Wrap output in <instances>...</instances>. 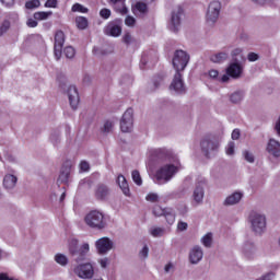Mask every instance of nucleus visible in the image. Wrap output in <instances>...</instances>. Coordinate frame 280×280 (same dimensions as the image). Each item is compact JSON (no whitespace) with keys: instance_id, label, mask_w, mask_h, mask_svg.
Returning <instances> with one entry per match:
<instances>
[{"instance_id":"nucleus-1","label":"nucleus","mask_w":280,"mask_h":280,"mask_svg":"<svg viewBox=\"0 0 280 280\" xmlns=\"http://www.w3.org/2000/svg\"><path fill=\"white\" fill-rule=\"evenodd\" d=\"M155 154L158 163H164L155 172V183L158 185H166V183H170L180 172V160L172 151L166 149H159L155 151Z\"/></svg>"},{"instance_id":"nucleus-2","label":"nucleus","mask_w":280,"mask_h":280,"mask_svg":"<svg viewBox=\"0 0 280 280\" xmlns=\"http://www.w3.org/2000/svg\"><path fill=\"white\" fill-rule=\"evenodd\" d=\"M68 250L71 257L74 259L75 264H78L73 268L74 275H77L79 279H93L95 276V269L93 268V265L91 262L80 264L86 259V256L91 250V245H89V243H83L80 246L78 240L72 238L69 242Z\"/></svg>"},{"instance_id":"nucleus-3","label":"nucleus","mask_w":280,"mask_h":280,"mask_svg":"<svg viewBox=\"0 0 280 280\" xmlns=\"http://www.w3.org/2000/svg\"><path fill=\"white\" fill-rule=\"evenodd\" d=\"M84 222L90 226V229H95L96 231H103L107 225L106 217L100 210L90 211L84 217Z\"/></svg>"},{"instance_id":"nucleus-4","label":"nucleus","mask_w":280,"mask_h":280,"mask_svg":"<svg viewBox=\"0 0 280 280\" xmlns=\"http://www.w3.org/2000/svg\"><path fill=\"white\" fill-rule=\"evenodd\" d=\"M242 73H244V66L240 61L234 59V61L228 66L225 74L221 77L220 81L229 82L231 78L233 80H240V78H242Z\"/></svg>"},{"instance_id":"nucleus-5","label":"nucleus","mask_w":280,"mask_h":280,"mask_svg":"<svg viewBox=\"0 0 280 280\" xmlns=\"http://www.w3.org/2000/svg\"><path fill=\"white\" fill-rule=\"evenodd\" d=\"M250 229L256 235H261L266 232V215L259 212H253L249 215Z\"/></svg>"},{"instance_id":"nucleus-6","label":"nucleus","mask_w":280,"mask_h":280,"mask_svg":"<svg viewBox=\"0 0 280 280\" xmlns=\"http://www.w3.org/2000/svg\"><path fill=\"white\" fill-rule=\"evenodd\" d=\"M220 12H222V3L218 0H213L209 3L206 21L209 25H214L218 23V19H220Z\"/></svg>"},{"instance_id":"nucleus-7","label":"nucleus","mask_w":280,"mask_h":280,"mask_svg":"<svg viewBox=\"0 0 280 280\" xmlns=\"http://www.w3.org/2000/svg\"><path fill=\"white\" fill-rule=\"evenodd\" d=\"M94 246L97 255H108L110 250H115V241L108 236H103L95 241Z\"/></svg>"},{"instance_id":"nucleus-8","label":"nucleus","mask_w":280,"mask_h":280,"mask_svg":"<svg viewBox=\"0 0 280 280\" xmlns=\"http://www.w3.org/2000/svg\"><path fill=\"white\" fill-rule=\"evenodd\" d=\"M189 62V55L184 50H177L173 57V67L176 73H180V71H185V67H187Z\"/></svg>"},{"instance_id":"nucleus-9","label":"nucleus","mask_w":280,"mask_h":280,"mask_svg":"<svg viewBox=\"0 0 280 280\" xmlns=\"http://www.w3.org/2000/svg\"><path fill=\"white\" fill-rule=\"evenodd\" d=\"M205 187H207V178L199 177L192 192V199L196 205H202L205 200Z\"/></svg>"},{"instance_id":"nucleus-10","label":"nucleus","mask_w":280,"mask_h":280,"mask_svg":"<svg viewBox=\"0 0 280 280\" xmlns=\"http://www.w3.org/2000/svg\"><path fill=\"white\" fill-rule=\"evenodd\" d=\"M135 128V110L128 108L120 119V130L121 132H130Z\"/></svg>"},{"instance_id":"nucleus-11","label":"nucleus","mask_w":280,"mask_h":280,"mask_svg":"<svg viewBox=\"0 0 280 280\" xmlns=\"http://www.w3.org/2000/svg\"><path fill=\"white\" fill-rule=\"evenodd\" d=\"M201 150L206 156H211L220 148V142L214 138L206 137L200 142Z\"/></svg>"},{"instance_id":"nucleus-12","label":"nucleus","mask_w":280,"mask_h":280,"mask_svg":"<svg viewBox=\"0 0 280 280\" xmlns=\"http://www.w3.org/2000/svg\"><path fill=\"white\" fill-rule=\"evenodd\" d=\"M65 45V33L62 31H58L55 34V46H54V54L56 60H60L62 56V46Z\"/></svg>"},{"instance_id":"nucleus-13","label":"nucleus","mask_w":280,"mask_h":280,"mask_svg":"<svg viewBox=\"0 0 280 280\" xmlns=\"http://www.w3.org/2000/svg\"><path fill=\"white\" fill-rule=\"evenodd\" d=\"M202 257H205V250H202V247L200 245H195L190 250H189V262L192 264L194 266L200 264L202 261Z\"/></svg>"},{"instance_id":"nucleus-14","label":"nucleus","mask_w":280,"mask_h":280,"mask_svg":"<svg viewBox=\"0 0 280 280\" xmlns=\"http://www.w3.org/2000/svg\"><path fill=\"white\" fill-rule=\"evenodd\" d=\"M180 16H183V8L178 7L172 12L170 23L171 32H178V30H180Z\"/></svg>"},{"instance_id":"nucleus-15","label":"nucleus","mask_w":280,"mask_h":280,"mask_svg":"<svg viewBox=\"0 0 280 280\" xmlns=\"http://www.w3.org/2000/svg\"><path fill=\"white\" fill-rule=\"evenodd\" d=\"M67 93L71 108L77 110L78 106L80 105V94H78V88L70 85Z\"/></svg>"},{"instance_id":"nucleus-16","label":"nucleus","mask_w":280,"mask_h":280,"mask_svg":"<svg viewBox=\"0 0 280 280\" xmlns=\"http://www.w3.org/2000/svg\"><path fill=\"white\" fill-rule=\"evenodd\" d=\"M171 91L175 93H185V84L183 83V74L176 72L170 86Z\"/></svg>"},{"instance_id":"nucleus-17","label":"nucleus","mask_w":280,"mask_h":280,"mask_svg":"<svg viewBox=\"0 0 280 280\" xmlns=\"http://www.w3.org/2000/svg\"><path fill=\"white\" fill-rule=\"evenodd\" d=\"M242 198H244V192L235 191L225 198V200L223 201V205L224 207H233L235 205H240V202L242 201Z\"/></svg>"},{"instance_id":"nucleus-18","label":"nucleus","mask_w":280,"mask_h":280,"mask_svg":"<svg viewBox=\"0 0 280 280\" xmlns=\"http://www.w3.org/2000/svg\"><path fill=\"white\" fill-rule=\"evenodd\" d=\"M104 33L106 36H113L114 38H117L121 36V26L115 22H110L104 28Z\"/></svg>"},{"instance_id":"nucleus-19","label":"nucleus","mask_w":280,"mask_h":280,"mask_svg":"<svg viewBox=\"0 0 280 280\" xmlns=\"http://www.w3.org/2000/svg\"><path fill=\"white\" fill-rule=\"evenodd\" d=\"M267 152L271 154V156L279 158L280 156V142L276 139H270L267 143Z\"/></svg>"},{"instance_id":"nucleus-20","label":"nucleus","mask_w":280,"mask_h":280,"mask_svg":"<svg viewBox=\"0 0 280 280\" xmlns=\"http://www.w3.org/2000/svg\"><path fill=\"white\" fill-rule=\"evenodd\" d=\"M231 55L230 49L222 50L220 52H217L210 57L211 62L220 65V62H224L225 60H229V56Z\"/></svg>"},{"instance_id":"nucleus-21","label":"nucleus","mask_w":280,"mask_h":280,"mask_svg":"<svg viewBox=\"0 0 280 280\" xmlns=\"http://www.w3.org/2000/svg\"><path fill=\"white\" fill-rule=\"evenodd\" d=\"M243 255L247 259H253V257L257 255V246H255L253 243H245L243 246Z\"/></svg>"},{"instance_id":"nucleus-22","label":"nucleus","mask_w":280,"mask_h":280,"mask_svg":"<svg viewBox=\"0 0 280 280\" xmlns=\"http://www.w3.org/2000/svg\"><path fill=\"white\" fill-rule=\"evenodd\" d=\"M19 178L12 174H7L3 178L4 189H14L16 187Z\"/></svg>"},{"instance_id":"nucleus-23","label":"nucleus","mask_w":280,"mask_h":280,"mask_svg":"<svg viewBox=\"0 0 280 280\" xmlns=\"http://www.w3.org/2000/svg\"><path fill=\"white\" fill-rule=\"evenodd\" d=\"M108 196H110V190L104 186V185H100L96 190H95V198L97 200H106V198H108Z\"/></svg>"},{"instance_id":"nucleus-24","label":"nucleus","mask_w":280,"mask_h":280,"mask_svg":"<svg viewBox=\"0 0 280 280\" xmlns=\"http://www.w3.org/2000/svg\"><path fill=\"white\" fill-rule=\"evenodd\" d=\"M117 185L120 187L125 196H130V186H128V180H126L124 175H119L117 177Z\"/></svg>"},{"instance_id":"nucleus-25","label":"nucleus","mask_w":280,"mask_h":280,"mask_svg":"<svg viewBox=\"0 0 280 280\" xmlns=\"http://www.w3.org/2000/svg\"><path fill=\"white\" fill-rule=\"evenodd\" d=\"M132 12L136 14V16H143V14H148V4L143 2H137L132 7Z\"/></svg>"},{"instance_id":"nucleus-26","label":"nucleus","mask_w":280,"mask_h":280,"mask_svg":"<svg viewBox=\"0 0 280 280\" xmlns=\"http://www.w3.org/2000/svg\"><path fill=\"white\" fill-rule=\"evenodd\" d=\"M115 5V10L120 14H128V8H126V0H109Z\"/></svg>"},{"instance_id":"nucleus-27","label":"nucleus","mask_w":280,"mask_h":280,"mask_svg":"<svg viewBox=\"0 0 280 280\" xmlns=\"http://www.w3.org/2000/svg\"><path fill=\"white\" fill-rule=\"evenodd\" d=\"M54 12L51 11H37L33 14L35 21H47L52 16Z\"/></svg>"},{"instance_id":"nucleus-28","label":"nucleus","mask_w":280,"mask_h":280,"mask_svg":"<svg viewBox=\"0 0 280 280\" xmlns=\"http://www.w3.org/2000/svg\"><path fill=\"white\" fill-rule=\"evenodd\" d=\"M56 264H58L59 266H61L62 268H65L66 266L69 265V257H67V255L65 254H56L54 257Z\"/></svg>"},{"instance_id":"nucleus-29","label":"nucleus","mask_w":280,"mask_h":280,"mask_svg":"<svg viewBox=\"0 0 280 280\" xmlns=\"http://www.w3.org/2000/svg\"><path fill=\"white\" fill-rule=\"evenodd\" d=\"M243 101H244V92L242 91L233 92L230 95V102H232V104H242Z\"/></svg>"},{"instance_id":"nucleus-30","label":"nucleus","mask_w":280,"mask_h":280,"mask_svg":"<svg viewBox=\"0 0 280 280\" xmlns=\"http://www.w3.org/2000/svg\"><path fill=\"white\" fill-rule=\"evenodd\" d=\"M200 242L202 246H205L206 248H211L213 244V233L208 232L206 235L201 237Z\"/></svg>"},{"instance_id":"nucleus-31","label":"nucleus","mask_w":280,"mask_h":280,"mask_svg":"<svg viewBox=\"0 0 280 280\" xmlns=\"http://www.w3.org/2000/svg\"><path fill=\"white\" fill-rule=\"evenodd\" d=\"M113 128H115V122L113 120H105L101 127V132L103 135H109V132H113Z\"/></svg>"},{"instance_id":"nucleus-32","label":"nucleus","mask_w":280,"mask_h":280,"mask_svg":"<svg viewBox=\"0 0 280 280\" xmlns=\"http://www.w3.org/2000/svg\"><path fill=\"white\" fill-rule=\"evenodd\" d=\"M75 25L78 30H86L89 27V20L84 16H77Z\"/></svg>"},{"instance_id":"nucleus-33","label":"nucleus","mask_w":280,"mask_h":280,"mask_svg":"<svg viewBox=\"0 0 280 280\" xmlns=\"http://www.w3.org/2000/svg\"><path fill=\"white\" fill-rule=\"evenodd\" d=\"M164 218L166 219L167 224H174V222H176V213H174L172 208H166Z\"/></svg>"},{"instance_id":"nucleus-34","label":"nucleus","mask_w":280,"mask_h":280,"mask_svg":"<svg viewBox=\"0 0 280 280\" xmlns=\"http://www.w3.org/2000/svg\"><path fill=\"white\" fill-rule=\"evenodd\" d=\"M150 235H152V237H163V235H165V229L156 226L151 228Z\"/></svg>"},{"instance_id":"nucleus-35","label":"nucleus","mask_w":280,"mask_h":280,"mask_svg":"<svg viewBox=\"0 0 280 280\" xmlns=\"http://www.w3.org/2000/svg\"><path fill=\"white\" fill-rule=\"evenodd\" d=\"M131 178H132L133 183L136 185H138L139 187H141V185H143V179L141 178V173H139V171H132Z\"/></svg>"},{"instance_id":"nucleus-36","label":"nucleus","mask_w":280,"mask_h":280,"mask_svg":"<svg viewBox=\"0 0 280 280\" xmlns=\"http://www.w3.org/2000/svg\"><path fill=\"white\" fill-rule=\"evenodd\" d=\"M26 10H35V8H40V0H28L25 3Z\"/></svg>"},{"instance_id":"nucleus-37","label":"nucleus","mask_w":280,"mask_h":280,"mask_svg":"<svg viewBox=\"0 0 280 280\" xmlns=\"http://www.w3.org/2000/svg\"><path fill=\"white\" fill-rule=\"evenodd\" d=\"M122 43H125V45H135L137 40L135 39V37H132L130 33H125L122 36Z\"/></svg>"},{"instance_id":"nucleus-38","label":"nucleus","mask_w":280,"mask_h":280,"mask_svg":"<svg viewBox=\"0 0 280 280\" xmlns=\"http://www.w3.org/2000/svg\"><path fill=\"white\" fill-rule=\"evenodd\" d=\"M50 142L52 143V145L57 147L60 145V133L58 131H54L50 135Z\"/></svg>"},{"instance_id":"nucleus-39","label":"nucleus","mask_w":280,"mask_h":280,"mask_svg":"<svg viewBox=\"0 0 280 280\" xmlns=\"http://www.w3.org/2000/svg\"><path fill=\"white\" fill-rule=\"evenodd\" d=\"M72 12H81V14H86L89 9L80 3H75L72 5Z\"/></svg>"},{"instance_id":"nucleus-40","label":"nucleus","mask_w":280,"mask_h":280,"mask_svg":"<svg viewBox=\"0 0 280 280\" xmlns=\"http://www.w3.org/2000/svg\"><path fill=\"white\" fill-rule=\"evenodd\" d=\"M150 255V247L148 245H143V247L139 252V257L142 260H145Z\"/></svg>"},{"instance_id":"nucleus-41","label":"nucleus","mask_w":280,"mask_h":280,"mask_svg":"<svg viewBox=\"0 0 280 280\" xmlns=\"http://www.w3.org/2000/svg\"><path fill=\"white\" fill-rule=\"evenodd\" d=\"M63 54H65L66 58H74L75 57V48H73L72 46H67L63 49Z\"/></svg>"},{"instance_id":"nucleus-42","label":"nucleus","mask_w":280,"mask_h":280,"mask_svg":"<svg viewBox=\"0 0 280 280\" xmlns=\"http://www.w3.org/2000/svg\"><path fill=\"white\" fill-rule=\"evenodd\" d=\"M167 212V208H161L160 206H155L153 208V215H156V218H161V215H165Z\"/></svg>"},{"instance_id":"nucleus-43","label":"nucleus","mask_w":280,"mask_h":280,"mask_svg":"<svg viewBox=\"0 0 280 280\" xmlns=\"http://www.w3.org/2000/svg\"><path fill=\"white\" fill-rule=\"evenodd\" d=\"M225 153L228 154V156H233V154H235V142L231 141L228 143L225 148Z\"/></svg>"},{"instance_id":"nucleus-44","label":"nucleus","mask_w":280,"mask_h":280,"mask_svg":"<svg viewBox=\"0 0 280 280\" xmlns=\"http://www.w3.org/2000/svg\"><path fill=\"white\" fill-rule=\"evenodd\" d=\"M209 78L212 80H217L218 82H222V77H220V72L215 69H212L208 72Z\"/></svg>"},{"instance_id":"nucleus-45","label":"nucleus","mask_w":280,"mask_h":280,"mask_svg":"<svg viewBox=\"0 0 280 280\" xmlns=\"http://www.w3.org/2000/svg\"><path fill=\"white\" fill-rule=\"evenodd\" d=\"M69 180V168L61 171L58 182L59 183H67Z\"/></svg>"},{"instance_id":"nucleus-46","label":"nucleus","mask_w":280,"mask_h":280,"mask_svg":"<svg viewBox=\"0 0 280 280\" xmlns=\"http://www.w3.org/2000/svg\"><path fill=\"white\" fill-rule=\"evenodd\" d=\"M125 25H127V27H135V25H137V19H135L132 15H128L125 19Z\"/></svg>"},{"instance_id":"nucleus-47","label":"nucleus","mask_w":280,"mask_h":280,"mask_svg":"<svg viewBox=\"0 0 280 280\" xmlns=\"http://www.w3.org/2000/svg\"><path fill=\"white\" fill-rule=\"evenodd\" d=\"M145 200L148 202H159V194H156V192H149L145 196Z\"/></svg>"},{"instance_id":"nucleus-48","label":"nucleus","mask_w":280,"mask_h":280,"mask_svg":"<svg viewBox=\"0 0 280 280\" xmlns=\"http://www.w3.org/2000/svg\"><path fill=\"white\" fill-rule=\"evenodd\" d=\"M243 156L247 163H255V155L250 151H244Z\"/></svg>"},{"instance_id":"nucleus-49","label":"nucleus","mask_w":280,"mask_h":280,"mask_svg":"<svg viewBox=\"0 0 280 280\" xmlns=\"http://www.w3.org/2000/svg\"><path fill=\"white\" fill-rule=\"evenodd\" d=\"M10 30V21L5 20L0 26V36H3Z\"/></svg>"},{"instance_id":"nucleus-50","label":"nucleus","mask_w":280,"mask_h":280,"mask_svg":"<svg viewBox=\"0 0 280 280\" xmlns=\"http://www.w3.org/2000/svg\"><path fill=\"white\" fill-rule=\"evenodd\" d=\"M110 14H112L110 9H107V8H104L100 11L101 19L108 20L110 19Z\"/></svg>"},{"instance_id":"nucleus-51","label":"nucleus","mask_w":280,"mask_h":280,"mask_svg":"<svg viewBox=\"0 0 280 280\" xmlns=\"http://www.w3.org/2000/svg\"><path fill=\"white\" fill-rule=\"evenodd\" d=\"M27 27H38V20L30 18L26 21Z\"/></svg>"},{"instance_id":"nucleus-52","label":"nucleus","mask_w":280,"mask_h":280,"mask_svg":"<svg viewBox=\"0 0 280 280\" xmlns=\"http://www.w3.org/2000/svg\"><path fill=\"white\" fill-rule=\"evenodd\" d=\"M247 60L249 62H257V60H259V55L255 54V52H249L247 55Z\"/></svg>"},{"instance_id":"nucleus-53","label":"nucleus","mask_w":280,"mask_h":280,"mask_svg":"<svg viewBox=\"0 0 280 280\" xmlns=\"http://www.w3.org/2000/svg\"><path fill=\"white\" fill-rule=\"evenodd\" d=\"M98 264H100L101 268H107L108 264H110V260L108 259V257H105V258L100 259Z\"/></svg>"},{"instance_id":"nucleus-54","label":"nucleus","mask_w":280,"mask_h":280,"mask_svg":"<svg viewBox=\"0 0 280 280\" xmlns=\"http://www.w3.org/2000/svg\"><path fill=\"white\" fill-rule=\"evenodd\" d=\"M188 224L187 222L179 221L177 223V231H187Z\"/></svg>"},{"instance_id":"nucleus-55","label":"nucleus","mask_w":280,"mask_h":280,"mask_svg":"<svg viewBox=\"0 0 280 280\" xmlns=\"http://www.w3.org/2000/svg\"><path fill=\"white\" fill-rule=\"evenodd\" d=\"M90 167L91 165L86 161H82L80 163V170H82V172H89Z\"/></svg>"},{"instance_id":"nucleus-56","label":"nucleus","mask_w":280,"mask_h":280,"mask_svg":"<svg viewBox=\"0 0 280 280\" xmlns=\"http://www.w3.org/2000/svg\"><path fill=\"white\" fill-rule=\"evenodd\" d=\"M58 5V0H47L45 8H56Z\"/></svg>"},{"instance_id":"nucleus-57","label":"nucleus","mask_w":280,"mask_h":280,"mask_svg":"<svg viewBox=\"0 0 280 280\" xmlns=\"http://www.w3.org/2000/svg\"><path fill=\"white\" fill-rule=\"evenodd\" d=\"M232 139L233 141H237V139H240V129H234L232 131Z\"/></svg>"},{"instance_id":"nucleus-58","label":"nucleus","mask_w":280,"mask_h":280,"mask_svg":"<svg viewBox=\"0 0 280 280\" xmlns=\"http://www.w3.org/2000/svg\"><path fill=\"white\" fill-rule=\"evenodd\" d=\"M232 58H235L236 56H240V54H242V50L240 48H235L233 50L230 51Z\"/></svg>"},{"instance_id":"nucleus-59","label":"nucleus","mask_w":280,"mask_h":280,"mask_svg":"<svg viewBox=\"0 0 280 280\" xmlns=\"http://www.w3.org/2000/svg\"><path fill=\"white\" fill-rule=\"evenodd\" d=\"M0 1L7 8H10L11 5H14V0H0Z\"/></svg>"},{"instance_id":"nucleus-60","label":"nucleus","mask_w":280,"mask_h":280,"mask_svg":"<svg viewBox=\"0 0 280 280\" xmlns=\"http://www.w3.org/2000/svg\"><path fill=\"white\" fill-rule=\"evenodd\" d=\"M92 80H93V78H91V75H89V74L83 75V83L84 84H91Z\"/></svg>"},{"instance_id":"nucleus-61","label":"nucleus","mask_w":280,"mask_h":280,"mask_svg":"<svg viewBox=\"0 0 280 280\" xmlns=\"http://www.w3.org/2000/svg\"><path fill=\"white\" fill-rule=\"evenodd\" d=\"M173 268H174V265L167 264V265H165L164 270H165V272H172Z\"/></svg>"},{"instance_id":"nucleus-62","label":"nucleus","mask_w":280,"mask_h":280,"mask_svg":"<svg viewBox=\"0 0 280 280\" xmlns=\"http://www.w3.org/2000/svg\"><path fill=\"white\" fill-rule=\"evenodd\" d=\"M252 1H254V3H259V5H264L272 0H252Z\"/></svg>"},{"instance_id":"nucleus-63","label":"nucleus","mask_w":280,"mask_h":280,"mask_svg":"<svg viewBox=\"0 0 280 280\" xmlns=\"http://www.w3.org/2000/svg\"><path fill=\"white\" fill-rule=\"evenodd\" d=\"M161 82H162L161 79L154 81V82H153V86H154L153 90L159 89V86H161Z\"/></svg>"},{"instance_id":"nucleus-64","label":"nucleus","mask_w":280,"mask_h":280,"mask_svg":"<svg viewBox=\"0 0 280 280\" xmlns=\"http://www.w3.org/2000/svg\"><path fill=\"white\" fill-rule=\"evenodd\" d=\"M65 198H67V194L66 192H62L61 194V197H60V202H62L65 200Z\"/></svg>"}]
</instances>
